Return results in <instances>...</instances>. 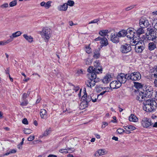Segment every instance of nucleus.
<instances>
[{
    "label": "nucleus",
    "mask_w": 157,
    "mask_h": 157,
    "mask_svg": "<svg viewBox=\"0 0 157 157\" xmlns=\"http://www.w3.org/2000/svg\"><path fill=\"white\" fill-rule=\"evenodd\" d=\"M59 152L62 153L67 154L68 153L67 150V149H61L59 150Z\"/></svg>",
    "instance_id": "nucleus-48"
},
{
    "label": "nucleus",
    "mask_w": 157,
    "mask_h": 157,
    "mask_svg": "<svg viewBox=\"0 0 157 157\" xmlns=\"http://www.w3.org/2000/svg\"><path fill=\"white\" fill-rule=\"evenodd\" d=\"M92 97L91 100L92 102H94L97 101V95L96 94H91Z\"/></svg>",
    "instance_id": "nucleus-39"
},
{
    "label": "nucleus",
    "mask_w": 157,
    "mask_h": 157,
    "mask_svg": "<svg viewBox=\"0 0 157 157\" xmlns=\"http://www.w3.org/2000/svg\"><path fill=\"white\" fill-rule=\"evenodd\" d=\"M90 80L87 81L86 82V84L87 86L92 88L95 85V83L94 82L93 80L90 77H89Z\"/></svg>",
    "instance_id": "nucleus-24"
},
{
    "label": "nucleus",
    "mask_w": 157,
    "mask_h": 157,
    "mask_svg": "<svg viewBox=\"0 0 157 157\" xmlns=\"http://www.w3.org/2000/svg\"><path fill=\"white\" fill-rule=\"evenodd\" d=\"M75 4L74 2L73 1L68 0L67 2V6L69 5L70 6H74Z\"/></svg>",
    "instance_id": "nucleus-47"
},
{
    "label": "nucleus",
    "mask_w": 157,
    "mask_h": 157,
    "mask_svg": "<svg viewBox=\"0 0 157 157\" xmlns=\"http://www.w3.org/2000/svg\"><path fill=\"white\" fill-rule=\"evenodd\" d=\"M135 49L136 52H141L144 49V47L143 46L141 43H139L135 44Z\"/></svg>",
    "instance_id": "nucleus-14"
},
{
    "label": "nucleus",
    "mask_w": 157,
    "mask_h": 157,
    "mask_svg": "<svg viewBox=\"0 0 157 157\" xmlns=\"http://www.w3.org/2000/svg\"><path fill=\"white\" fill-rule=\"evenodd\" d=\"M126 30H122L120 31L119 32L117 33L119 37H124L126 36Z\"/></svg>",
    "instance_id": "nucleus-32"
},
{
    "label": "nucleus",
    "mask_w": 157,
    "mask_h": 157,
    "mask_svg": "<svg viewBox=\"0 0 157 157\" xmlns=\"http://www.w3.org/2000/svg\"><path fill=\"white\" fill-rule=\"evenodd\" d=\"M73 92V91L71 89L68 90H66L65 92L64 95L66 97H67L71 96Z\"/></svg>",
    "instance_id": "nucleus-36"
},
{
    "label": "nucleus",
    "mask_w": 157,
    "mask_h": 157,
    "mask_svg": "<svg viewBox=\"0 0 157 157\" xmlns=\"http://www.w3.org/2000/svg\"><path fill=\"white\" fill-rule=\"evenodd\" d=\"M141 124L143 127L147 128L152 125L153 123L151 121V119L144 118L142 120Z\"/></svg>",
    "instance_id": "nucleus-6"
},
{
    "label": "nucleus",
    "mask_w": 157,
    "mask_h": 157,
    "mask_svg": "<svg viewBox=\"0 0 157 157\" xmlns=\"http://www.w3.org/2000/svg\"><path fill=\"white\" fill-rule=\"evenodd\" d=\"M143 109L147 112H151L157 107V103L155 101L148 99L143 103Z\"/></svg>",
    "instance_id": "nucleus-2"
},
{
    "label": "nucleus",
    "mask_w": 157,
    "mask_h": 157,
    "mask_svg": "<svg viewBox=\"0 0 157 157\" xmlns=\"http://www.w3.org/2000/svg\"><path fill=\"white\" fill-rule=\"evenodd\" d=\"M128 74L125 75L123 73H120L117 77V79L119 82L121 83V85L122 83H124L126 81L127 79V75Z\"/></svg>",
    "instance_id": "nucleus-8"
},
{
    "label": "nucleus",
    "mask_w": 157,
    "mask_h": 157,
    "mask_svg": "<svg viewBox=\"0 0 157 157\" xmlns=\"http://www.w3.org/2000/svg\"><path fill=\"white\" fill-rule=\"evenodd\" d=\"M153 93L152 92V90H150L146 94V95H145L146 96V98H147V97H151L152 96V93Z\"/></svg>",
    "instance_id": "nucleus-55"
},
{
    "label": "nucleus",
    "mask_w": 157,
    "mask_h": 157,
    "mask_svg": "<svg viewBox=\"0 0 157 157\" xmlns=\"http://www.w3.org/2000/svg\"><path fill=\"white\" fill-rule=\"evenodd\" d=\"M136 128L132 126V125H128L127 126V132L125 131V133H130L131 132H130V130H133L136 129Z\"/></svg>",
    "instance_id": "nucleus-34"
},
{
    "label": "nucleus",
    "mask_w": 157,
    "mask_h": 157,
    "mask_svg": "<svg viewBox=\"0 0 157 157\" xmlns=\"http://www.w3.org/2000/svg\"><path fill=\"white\" fill-rule=\"evenodd\" d=\"M144 28H145L140 27L136 31V33L138 36L144 33V31L143 29Z\"/></svg>",
    "instance_id": "nucleus-37"
},
{
    "label": "nucleus",
    "mask_w": 157,
    "mask_h": 157,
    "mask_svg": "<svg viewBox=\"0 0 157 157\" xmlns=\"http://www.w3.org/2000/svg\"><path fill=\"white\" fill-rule=\"evenodd\" d=\"M147 30L148 32L146 34V38L148 40L153 41L148 44V48L150 50L152 51L154 50L156 47V44L157 43L156 34L152 29L148 28Z\"/></svg>",
    "instance_id": "nucleus-1"
},
{
    "label": "nucleus",
    "mask_w": 157,
    "mask_h": 157,
    "mask_svg": "<svg viewBox=\"0 0 157 157\" xmlns=\"http://www.w3.org/2000/svg\"><path fill=\"white\" fill-rule=\"evenodd\" d=\"M94 71L97 74L101 73L102 69L99 62L96 61L94 63Z\"/></svg>",
    "instance_id": "nucleus-9"
},
{
    "label": "nucleus",
    "mask_w": 157,
    "mask_h": 157,
    "mask_svg": "<svg viewBox=\"0 0 157 157\" xmlns=\"http://www.w3.org/2000/svg\"><path fill=\"white\" fill-rule=\"evenodd\" d=\"M89 77H90L93 80L94 82L95 83L99 82L100 79L99 78H97L96 74L95 73H91L88 74Z\"/></svg>",
    "instance_id": "nucleus-17"
},
{
    "label": "nucleus",
    "mask_w": 157,
    "mask_h": 157,
    "mask_svg": "<svg viewBox=\"0 0 157 157\" xmlns=\"http://www.w3.org/2000/svg\"><path fill=\"white\" fill-rule=\"evenodd\" d=\"M52 2L51 1H49L45 3L44 7L46 9H48L51 6V4L52 3Z\"/></svg>",
    "instance_id": "nucleus-41"
},
{
    "label": "nucleus",
    "mask_w": 157,
    "mask_h": 157,
    "mask_svg": "<svg viewBox=\"0 0 157 157\" xmlns=\"http://www.w3.org/2000/svg\"><path fill=\"white\" fill-rule=\"evenodd\" d=\"M35 136H31L28 138V140L29 141H31L34 139Z\"/></svg>",
    "instance_id": "nucleus-60"
},
{
    "label": "nucleus",
    "mask_w": 157,
    "mask_h": 157,
    "mask_svg": "<svg viewBox=\"0 0 157 157\" xmlns=\"http://www.w3.org/2000/svg\"><path fill=\"white\" fill-rule=\"evenodd\" d=\"M138 38H137L136 37H134L133 38L132 40H131L130 42V44L132 46H135V44H137V43H141V42L140 41V39L139 38V36H138Z\"/></svg>",
    "instance_id": "nucleus-21"
},
{
    "label": "nucleus",
    "mask_w": 157,
    "mask_h": 157,
    "mask_svg": "<svg viewBox=\"0 0 157 157\" xmlns=\"http://www.w3.org/2000/svg\"><path fill=\"white\" fill-rule=\"evenodd\" d=\"M87 71L89 72V74L93 73H95V74L96 73L94 71V67L92 66H90L88 69Z\"/></svg>",
    "instance_id": "nucleus-45"
},
{
    "label": "nucleus",
    "mask_w": 157,
    "mask_h": 157,
    "mask_svg": "<svg viewBox=\"0 0 157 157\" xmlns=\"http://www.w3.org/2000/svg\"><path fill=\"white\" fill-rule=\"evenodd\" d=\"M68 153H71L75 151V149L73 148L67 147V149Z\"/></svg>",
    "instance_id": "nucleus-56"
},
{
    "label": "nucleus",
    "mask_w": 157,
    "mask_h": 157,
    "mask_svg": "<svg viewBox=\"0 0 157 157\" xmlns=\"http://www.w3.org/2000/svg\"><path fill=\"white\" fill-rule=\"evenodd\" d=\"M101 44L102 46H106L108 44V41L107 39L105 37L101 38Z\"/></svg>",
    "instance_id": "nucleus-29"
},
{
    "label": "nucleus",
    "mask_w": 157,
    "mask_h": 157,
    "mask_svg": "<svg viewBox=\"0 0 157 157\" xmlns=\"http://www.w3.org/2000/svg\"><path fill=\"white\" fill-rule=\"evenodd\" d=\"M30 94V92H29V94H26V93H24L23 95L22 98L23 99H25L27 96H29V95Z\"/></svg>",
    "instance_id": "nucleus-62"
},
{
    "label": "nucleus",
    "mask_w": 157,
    "mask_h": 157,
    "mask_svg": "<svg viewBox=\"0 0 157 157\" xmlns=\"http://www.w3.org/2000/svg\"><path fill=\"white\" fill-rule=\"evenodd\" d=\"M111 80V76L109 74H106L102 79V82L105 84H107Z\"/></svg>",
    "instance_id": "nucleus-16"
},
{
    "label": "nucleus",
    "mask_w": 157,
    "mask_h": 157,
    "mask_svg": "<svg viewBox=\"0 0 157 157\" xmlns=\"http://www.w3.org/2000/svg\"><path fill=\"white\" fill-rule=\"evenodd\" d=\"M51 132V128L47 129L44 133L40 136L41 138H43L44 136H48Z\"/></svg>",
    "instance_id": "nucleus-33"
},
{
    "label": "nucleus",
    "mask_w": 157,
    "mask_h": 157,
    "mask_svg": "<svg viewBox=\"0 0 157 157\" xmlns=\"http://www.w3.org/2000/svg\"><path fill=\"white\" fill-rule=\"evenodd\" d=\"M9 42L8 41V40H6L0 41V45H4L9 43Z\"/></svg>",
    "instance_id": "nucleus-52"
},
{
    "label": "nucleus",
    "mask_w": 157,
    "mask_h": 157,
    "mask_svg": "<svg viewBox=\"0 0 157 157\" xmlns=\"http://www.w3.org/2000/svg\"><path fill=\"white\" fill-rule=\"evenodd\" d=\"M126 36L128 38L131 39L134 36V29L132 28L128 29L126 30Z\"/></svg>",
    "instance_id": "nucleus-11"
},
{
    "label": "nucleus",
    "mask_w": 157,
    "mask_h": 157,
    "mask_svg": "<svg viewBox=\"0 0 157 157\" xmlns=\"http://www.w3.org/2000/svg\"><path fill=\"white\" fill-rule=\"evenodd\" d=\"M108 33V30H102L99 32V34L102 36H104L106 35Z\"/></svg>",
    "instance_id": "nucleus-35"
},
{
    "label": "nucleus",
    "mask_w": 157,
    "mask_h": 157,
    "mask_svg": "<svg viewBox=\"0 0 157 157\" xmlns=\"http://www.w3.org/2000/svg\"><path fill=\"white\" fill-rule=\"evenodd\" d=\"M32 130L30 129H26L24 130V133L27 134H29L32 133Z\"/></svg>",
    "instance_id": "nucleus-49"
},
{
    "label": "nucleus",
    "mask_w": 157,
    "mask_h": 157,
    "mask_svg": "<svg viewBox=\"0 0 157 157\" xmlns=\"http://www.w3.org/2000/svg\"><path fill=\"white\" fill-rule=\"evenodd\" d=\"M134 86L137 89H140L142 87V85L140 83L136 82L134 83Z\"/></svg>",
    "instance_id": "nucleus-40"
},
{
    "label": "nucleus",
    "mask_w": 157,
    "mask_h": 157,
    "mask_svg": "<svg viewBox=\"0 0 157 157\" xmlns=\"http://www.w3.org/2000/svg\"><path fill=\"white\" fill-rule=\"evenodd\" d=\"M94 53V55L93 56L94 58L97 59L100 56V54L98 50H95Z\"/></svg>",
    "instance_id": "nucleus-43"
},
{
    "label": "nucleus",
    "mask_w": 157,
    "mask_h": 157,
    "mask_svg": "<svg viewBox=\"0 0 157 157\" xmlns=\"http://www.w3.org/2000/svg\"><path fill=\"white\" fill-rule=\"evenodd\" d=\"M129 120L130 121L137 122L138 119L136 116L133 114H131L129 117Z\"/></svg>",
    "instance_id": "nucleus-27"
},
{
    "label": "nucleus",
    "mask_w": 157,
    "mask_h": 157,
    "mask_svg": "<svg viewBox=\"0 0 157 157\" xmlns=\"http://www.w3.org/2000/svg\"><path fill=\"white\" fill-rule=\"evenodd\" d=\"M138 38H137L136 37H134L133 38L132 40H131L130 42V44L132 46H135V44H137V43H141V42L140 41V39L139 38V36H138Z\"/></svg>",
    "instance_id": "nucleus-20"
},
{
    "label": "nucleus",
    "mask_w": 157,
    "mask_h": 157,
    "mask_svg": "<svg viewBox=\"0 0 157 157\" xmlns=\"http://www.w3.org/2000/svg\"><path fill=\"white\" fill-rule=\"evenodd\" d=\"M85 63L86 65H90L91 63V60L87 58V59L84 60Z\"/></svg>",
    "instance_id": "nucleus-50"
},
{
    "label": "nucleus",
    "mask_w": 157,
    "mask_h": 157,
    "mask_svg": "<svg viewBox=\"0 0 157 157\" xmlns=\"http://www.w3.org/2000/svg\"><path fill=\"white\" fill-rule=\"evenodd\" d=\"M138 38H137L136 37H134L133 38L132 40H131L130 42V44L132 46H135V44H137V43H141V42L140 41V39L139 38V36H138Z\"/></svg>",
    "instance_id": "nucleus-22"
},
{
    "label": "nucleus",
    "mask_w": 157,
    "mask_h": 157,
    "mask_svg": "<svg viewBox=\"0 0 157 157\" xmlns=\"http://www.w3.org/2000/svg\"><path fill=\"white\" fill-rule=\"evenodd\" d=\"M17 3V0H13L9 4L10 7H12L16 6Z\"/></svg>",
    "instance_id": "nucleus-38"
},
{
    "label": "nucleus",
    "mask_w": 157,
    "mask_h": 157,
    "mask_svg": "<svg viewBox=\"0 0 157 157\" xmlns=\"http://www.w3.org/2000/svg\"><path fill=\"white\" fill-rule=\"evenodd\" d=\"M151 88L150 87H147L145 88V90H144L143 92L144 94L145 95H146V94L150 90H151Z\"/></svg>",
    "instance_id": "nucleus-42"
},
{
    "label": "nucleus",
    "mask_w": 157,
    "mask_h": 157,
    "mask_svg": "<svg viewBox=\"0 0 157 157\" xmlns=\"http://www.w3.org/2000/svg\"><path fill=\"white\" fill-rule=\"evenodd\" d=\"M99 21V20L98 19H94L92 21H91L88 24H93V23H97V22Z\"/></svg>",
    "instance_id": "nucleus-57"
},
{
    "label": "nucleus",
    "mask_w": 157,
    "mask_h": 157,
    "mask_svg": "<svg viewBox=\"0 0 157 157\" xmlns=\"http://www.w3.org/2000/svg\"><path fill=\"white\" fill-rule=\"evenodd\" d=\"M138 38H137L136 37H134L133 38L132 40H131L130 42V44L132 46H135V44H137V43H141V42L140 41V39L139 38V36H138Z\"/></svg>",
    "instance_id": "nucleus-19"
},
{
    "label": "nucleus",
    "mask_w": 157,
    "mask_h": 157,
    "mask_svg": "<svg viewBox=\"0 0 157 157\" xmlns=\"http://www.w3.org/2000/svg\"><path fill=\"white\" fill-rule=\"evenodd\" d=\"M72 89L73 90H75L76 92L78 91L79 89V88L78 86H77L76 87L75 86H72Z\"/></svg>",
    "instance_id": "nucleus-61"
},
{
    "label": "nucleus",
    "mask_w": 157,
    "mask_h": 157,
    "mask_svg": "<svg viewBox=\"0 0 157 157\" xmlns=\"http://www.w3.org/2000/svg\"><path fill=\"white\" fill-rule=\"evenodd\" d=\"M108 125V124L107 123L105 122H102V125L101 126V128H104L105 127Z\"/></svg>",
    "instance_id": "nucleus-59"
},
{
    "label": "nucleus",
    "mask_w": 157,
    "mask_h": 157,
    "mask_svg": "<svg viewBox=\"0 0 157 157\" xmlns=\"http://www.w3.org/2000/svg\"><path fill=\"white\" fill-rule=\"evenodd\" d=\"M83 101L81 102L80 105V108L81 109H84L87 107L88 106V103L86 101H85L84 99H83Z\"/></svg>",
    "instance_id": "nucleus-26"
},
{
    "label": "nucleus",
    "mask_w": 157,
    "mask_h": 157,
    "mask_svg": "<svg viewBox=\"0 0 157 157\" xmlns=\"http://www.w3.org/2000/svg\"><path fill=\"white\" fill-rule=\"evenodd\" d=\"M40 115L41 118H45L47 117V113L46 110L44 109H41L40 112Z\"/></svg>",
    "instance_id": "nucleus-31"
},
{
    "label": "nucleus",
    "mask_w": 157,
    "mask_h": 157,
    "mask_svg": "<svg viewBox=\"0 0 157 157\" xmlns=\"http://www.w3.org/2000/svg\"><path fill=\"white\" fill-rule=\"evenodd\" d=\"M134 6H130L126 8L125 10L126 11H129L130 10L133 8H134Z\"/></svg>",
    "instance_id": "nucleus-64"
},
{
    "label": "nucleus",
    "mask_w": 157,
    "mask_h": 157,
    "mask_svg": "<svg viewBox=\"0 0 157 157\" xmlns=\"http://www.w3.org/2000/svg\"><path fill=\"white\" fill-rule=\"evenodd\" d=\"M121 83L118 82V80H114L112 81L110 83V86L111 88L117 89L119 88L121 86Z\"/></svg>",
    "instance_id": "nucleus-13"
},
{
    "label": "nucleus",
    "mask_w": 157,
    "mask_h": 157,
    "mask_svg": "<svg viewBox=\"0 0 157 157\" xmlns=\"http://www.w3.org/2000/svg\"><path fill=\"white\" fill-rule=\"evenodd\" d=\"M153 74L152 75H153L155 78H157V68H154L153 69Z\"/></svg>",
    "instance_id": "nucleus-46"
},
{
    "label": "nucleus",
    "mask_w": 157,
    "mask_h": 157,
    "mask_svg": "<svg viewBox=\"0 0 157 157\" xmlns=\"http://www.w3.org/2000/svg\"><path fill=\"white\" fill-rule=\"evenodd\" d=\"M131 50V47L130 44H126L121 46V51L123 53H127L130 51Z\"/></svg>",
    "instance_id": "nucleus-10"
},
{
    "label": "nucleus",
    "mask_w": 157,
    "mask_h": 157,
    "mask_svg": "<svg viewBox=\"0 0 157 157\" xmlns=\"http://www.w3.org/2000/svg\"><path fill=\"white\" fill-rule=\"evenodd\" d=\"M105 151L104 149H100L97 151L94 155L95 156H98L103 155L105 154Z\"/></svg>",
    "instance_id": "nucleus-18"
},
{
    "label": "nucleus",
    "mask_w": 157,
    "mask_h": 157,
    "mask_svg": "<svg viewBox=\"0 0 157 157\" xmlns=\"http://www.w3.org/2000/svg\"><path fill=\"white\" fill-rule=\"evenodd\" d=\"M24 38L29 43H32L33 41V38L31 36H28L27 34L23 35Z\"/></svg>",
    "instance_id": "nucleus-30"
},
{
    "label": "nucleus",
    "mask_w": 157,
    "mask_h": 157,
    "mask_svg": "<svg viewBox=\"0 0 157 157\" xmlns=\"http://www.w3.org/2000/svg\"><path fill=\"white\" fill-rule=\"evenodd\" d=\"M148 17H142L139 20V25L140 27L147 28L150 25Z\"/></svg>",
    "instance_id": "nucleus-5"
},
{
    "label": "nucleus",
    "mask_w": 157,
    "mask_h": 157,
    "mask_svg": "<svg viewBox=\"0 0 157 157\" xmlns=\"http://www.w3.org/2000/svg\"><path fill=\"white\" fill-rule=\"evenodd\" d=\"M83 74V71L82 70H79L77 71V74L78 75H80Z\"/></svg>",
    "instance_id": "nucleus-58"
},
{
    "label": "nucleus",
    "mask_w": 157,
    "mask_h": 157,
    "mask_svg": "<svg viewBox=\"0 0 157 157\" xmlns=\"http://www.w3.org/2000/svg\"><path fill=\"white\" fill-rule=\"evenodd\" d=\"M76 141L74 139H72L68 140L66 143L67 147L71 146L72 145H76Z\"/></svg>",
    "instance_id": "nucleus-25"
},
{
    "label": "nucleus",
    "mask_w": 157,
    "mask_h": 157,
    "mask_svg": "<svg viewBox=\"0 0 157 157\" xmlns=\"http://www.w3.org/2000/svg\"><path fill=\"white\" fill-rule=\"evenodd\" d=\"M111 40L114 43H117L119 41V37L117 33H112L111 35Z\"/></svg>",
    "instance_id": "nucleus-12"
},
{
    "label": "nucleus",
    "mask_w": 157,
    "mask_h": 157,
    "mask_svg": "<svg viewBox=\"0 0 157 157\" xmlns=\"http://www.w3.org/2000/svg\"><path fill=\"white\" fill-rule=\"evenodd\" d=\"M107 92V91L106 90H105L101 93L100 94L97 95V98H101L102 97V95L104 94Z\"/></svg>",
    "instance_id": "nucleus-54"
},
{
    "label": "nucleus",
    "mask_w": 157,
    "mask_h": 157,
    "mask_svg": "<svg viewBox=\"0 0 157 157\" xmlns=\"http://www.w3.org/2000/svg\"><path fill=\"white\" fill-rule=\"evenodd\" d=\"M22 34V33L20 31H18L15 33H13L12 35L10 36V39H8V41L10 42L13 41L14 38L20 36Z\"/></svg>",
    "instance_id": "nucleus-15"
},
{
    "label": "nucleus",
    "mask_w": 157,
    "mask_h": 157,
    "mask_svg": "<svg viewBox=\"0 0 157 157\" xmlns=\"http://www.w3.org/2000/svg\"><path fill=\"white\" fill-rule=\"evenodd\" d=\"M117 131L118 133L120 134H122L123 132H125V131L122 128H118L117 130Z\"/></svg>",
    "instance_id": "nucleus-53"
},
{
    "label": "nucleus",
    "mask_w": 157,
    "mask_h": 157,
    "mask_svg": "<svg viewBox=\"0 0 157 157\" xmlns=\"http://www.w3.org/2000/svg\"><path fill=\"white\" fill-rule=\"evenodd\" d=\"M51 34L50 29L48 28H44L40 32L41 35L46 42H47L50 38Z\"/></svg>",
    "instance_id": "nucleus-3"
},
{
    "label": "nucleus",
    "mask_w": 157,
    "mask_h": 157,
    "mask_svg": "<svg viewBox=\"0 0 157 157\" xmlns=\"http://www.w3.org/2000/svg\"><path fill=\"white\" fill-rule=\"evenodd\" d=\"M92 97L91 94H90L88 96H87L86 94H84V95L82 96V99H84L85 101L88 103L91 100Z\"/></svg>",
    "instance_id": "nucleus-28"
},
{
    "label": "nucleus",
    "mask_w": 157,
    "mask_h": 157,
    "mask_svg": "<svg viewBox=\"0 0 157 157\" xmlns=\"http://www.w3.org/2000/svg\"><path fill=\"white\" fill-rule=\"evenodd\" d=\"M136 100L140 101H142L145 100L146 96L145 95L143 91H137L136 92Z\"/></svg>",
    "instance_id": "nucleus-7"
},
{
    "label": "nucleus",
    "mask_w": 157,
    "mask_h": 157,
    "mask_svg": "<svg viewBox=\"0 0 157 157\" xmlns=\"http://www.w3.org/2000/svg\"><path fill=\"white\" fill-rule=\"evenodd\" d=\"M85 51L86 53L90 54L91 52V48L89 47H86Z\"/></svg>",
    "instance_id": "nucleus-51"
},
{
    "label": "nucleus",
    "mask_w": 157,
    "mask_h": 157,
    "mask_svg": "<svg viewBox=\"0 0 157 157\" xmlns=\"http://www.w3.org/2000/svg\"><path fill=\"white\" fill-rule=\"evenodd\" d=\"M9 6V5L8 3H6L1 5L0 6V8L2 9H4L8 7Z\"/></svg>",
    "instance_id": "nucleus-44"
},
{
    "label": "nucleus",
    "mask_w": 157,
    "mask_h": 157,
    "mask_svg": "<svg viewBox=\"0 0 157 157\" xmlns=\"http://www.w3.org/2000/svg\"><path fill=\"white\" fill-rule=\"evenodd\" d=\"M141 78V75L139 72H135L131 74H128L127 75L128 80H132L133 81H138Z\"/></svg>",
    "instance_id": "nucleus-4"
},
{
    "label": "nucleus",
    "mask_w": 157,
    "mask_h": 157,
    "mask_svg": "<svg viewBox=\"0 0 157 157\" xmlns=\"http://www.w3.org/2000/svg\"><path fill=\"white\" fill-rule=\"evenodd\" d=\"M68 6L67 3H64L62 5L59 6L58 7V10L60 11H66L67 10Z\"/></svg>",
    "instance_id": "nucleus-23"
},
{
    "label": "nucleus",
    "mask_w": 157,
    "mask_h": 157,
    "mask_svg": "<svg viewBox=\"0 0 157 157\" xmlns=\"http://www.w3.org/2000/svg\"><path fill=\"white\" fill-rule=\"evenodd\" d=\"M22 123L25 124H28V122L26 118H24L22 121Z\"/></svg>",
    "instance_id": "nucleus-63"
}]
</instances>
